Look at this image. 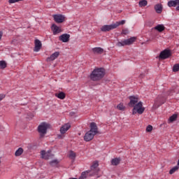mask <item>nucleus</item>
<instances>
[{"instance_id": "7", "label": "nucleus", "mask_w": 179, "mask_h": 179, "mask_svg": "<svg viewBox=\"0 0 179 179\" xmlns=\"http://www.w3.org/2000/svg\"><path fill=\"white\" fill-rule=\"evenodd\" d=\"M129 99L130 100L129 103H128L129 107H134L139 103V98L137 96H129Z\"/></svg>"}, {"instance_id": "41", "label": "nucleus", "mask_w": 179, "mask_h": 179, "mask_svg": "<svg viewBox=\"0 0 179 179\" xmlns=\"http://www.w3.org/2000/svg\"><path fill=\"white\" fill-rule=\"evenodd\" d=\"M176 10L179 12V4H177Z\"/></svg>"}, {"instance_id": "3", "label": "nucleus", "mask_w": 179, "mask_h": 179, "mask_svg": "<svg viewBox=\"0 0 179 179\" xmlns=\"http://www.w3.org/2000/svg\"><path fill=\"white\" fill-rule=\"evenodd\" d=\"M136 41V37H131L128 39H124L122 41H118L116 44L117 47H124L125 45H131Z\"/></svg>"}, {"instance_id": "36", "label": "nucleus", "mask_w": 179, "mask_h": 179, "mask_svg": "<svg viewBox=\"0 0 179 179\" xmlns=\"http://www.w3.org/2000/svg\"><path fill=\"white\" fill-rule=\"evenodd\" d=\"M129 31L127 29H122V34H128Z\"/></svg>"}, {"instance_id": "10", "label": "nucleus", "mask_w": 179, "mask_h": 179, "mask_svg": "<svg viewBox=\"0 0 179 179\" xmlns=\"http://www.w3.org/2000/svg\"><path fill=\"white\" fill-rule=\"evenodd\" d=\"M53 17L56 23H63L65 20V17L62 15H55Z\"/></svg>"}, {"instance_id": "28", "label": "nucleus", "mask_w": 179, "mask_h": 179, "mask_svg": "<svg viewBox=\"0 0 179 179\" xmlns=\"http://www.w3.org/2000/svg\"><path fill=\"white\" fill-rule=\"evenodd\" d=\"M6 68V62L5 61H0V69H5Z\"/></svg>"}, {"instance_id": "17", "label": "nucleus", "mask_w": 179, "mask_h": 179, "mask_svg": "<svg viewBox=\"0 0 179 179\" xmlns=\"http://www.w3.org/2000/svg\"><path fill=\"white\" fill-rule=\"evenodd\" d=\"M52 31L53 32L54 36L61 33V28L56 24H53L52 25Z\"/></svg>"}, {"instance_id": "6", "label": "nucleus", "mask_w": 179, "mask_h": 179, "mask_svg": "<svg viewBox=\"0 0 179 179\" xmlns=\"http://www.w3.org/2000/svg\"><path fill=\"white\" fill-rule=\"evenodd\" d=\"M41 159H44L45 160H50V159H52L54 157V155L51 153V150H49L48 151L42 150L41 151Z\"/></svg>"}, {"instance_id": "29", "label": "nucleus", "mask_w": 179, "mask_h": 179, "mask_svg": "<svg viewBox=\"0 0 179 179\" xmlns=\"http://www.w3.org/2000/svg\"><path fill=\"white\" fill-rule=\"evenodd\" d=\"M177 170H178V166H176L169 171V174H174Z\"/></svg>"}, {"instance_id": "40", "label": "nucleus", "mask_w": 179, "mask_h": 179, "mask_svg": "<svg viewBox=\"0 0 179 179\" xmlns=\"http://www.w3.org/2000/svg\"><path fill=\"white\" fill-rule=\"evenodd\" d=\"M3 36V32L2 31H0V40L2 38Z\"/></svg>"}, {"instance_id": "33", "label": "nucleus", "mask_w": 179, "mask_h": 179, "mask_svg": "<svg viewBox=\"0 0 179 179\" xmlns=\"http://www.w3.org/2000/svg\"><path fill=\"white\" fill-rule=\"evenodd\" d=\"M178 71H179V64H176L173 67V72H178Z\"/></svg>"}, {"instance_id": "45", "label": "nucleus", "mask_w": 179, "mask_h": 179, "mask_svg": "<svg viewBox=\"0 0 179 179\" xmlns=\"http://www.w3.org/2000/svg\"><path fill=\"white\" fill-rule=\"evenodd\" d=\"M0 163H1V161H0Z\"/></svg>"}, {"instance_id": "25", "label": "nucleus", "mask_w": 179, "mask_h": 179, "mask_svg": "<svg viewBox=\"0 0 179 179\" xmlns=\"http://www.w3.org/2000/svg\"><path fill=\"white\" fill-rule=\"evenodd\" d=\"M115 26V29H117L118 27V26H121L122 24H125V20H122L120 22H116L115 23L113 24Z\"/></svg>"}, {"instance_id": "39", "label": "nucleus", "mask_w": 179, "mask_h": 179, "mask_svg": "<svg viewBox=\"0 0 179 179\" xmlns=\"http://www.w3.org/2000/svg\"><path fill=\"white\" fill-rule=\"evenodd\" d=\"M82 178H86V173L83 172L81 175Z\"/></svg>"}, {"instance_id": "4", "label": "nucleus", "mask_w": 179, "mask_h": 179, "mask_svg": "<svg viewBox=\"0 0 179 179\" xmlns=\"http://www.w3.org/2000/svg\"><path fill=\"white\" fill-rule=\"evenodd\" d=\"M50 128V124L46 122H42L38 127V131L40 133L41 138H43L47 134V129Z\"/></svg>"}, {"instance_id": "37", "label": "nucleus", "mask_w": 179, "mask_h": 179, "mask_svg": "<svg viewBox=\"0 0 179 179\" xmlns=\"http://www.w3.org/2000/svg\"><path fill=\"white\" fill-rule=\"evenodd\" d=\"M15 2H19V0H8L9 3H15Z\"/></svg>"}, {"instance_id": "21", "label": "nucleus", "mask_w": 179, "mask_h": 179, "mask_svg": "<svg viewBox=\"0 0 179 179\" xmlns=\"http://www.w3.org/2000/svg\"><path fill=\"white\" fill-rule=\"evenodd\" d=\"M166 29V27H164V25L163 24H158L155 27V30H157V31H159V33H162V31H164V30Z\"/></svg>"}, {"instance_id": "38", "label": "nucleus", "mask_w": 179, "mask_h": 179, "mask_svg": "<svg viewBox=\"0 0 179 179\" xmlns=\"http://www.w3.org/2000/svg\"><path fill=\"white\" fill-rule=\"evenodd\" d=\"M6 97V95L3 94H0V101H2L3 100V98Z\"/></svg>"}, {"instance_id": "9", "label": "nucleus", "mask_w": 179, "mask_h": 179, "mask_svg": "<svg viewBox=\"0 0 179 179\" xmlns=\"http://www.w3.org/2000/svg\"><path fill=\"white\" fill-rule=\"evenodd\" d=\"M90 127V132H92L94 135H97V134H99V128L97 127V124L96 123L91 122Z\"/></svg>"}, {"instance_id": "32", "label": "nucleus", "mask_w": 179, "mask_h": 179, "mask_svg": "<svg viewBox=\"0 0 179 179\" xmlns=\"http://www.w3.org/2000/svg\"><path fill=\"white\" fill-rule=\"evenodd\" d=\"M69 156L70 159H75V157H76V153L73 151H70Z\"/></svg>"}, {"instance_id": "18", "label": "nucleus", "mask_w": 179, "mask_h": 179, "mask_svg": "<svg viewBox=\"0 0 179 179\" xmlns=\"http://www.w3.org/2000/svg\"><path fill=\"white\" fill-rule=\"evenodd\" d=\"M177 5H179V0H171L168 2V6L169 8H176Z\"/></svg>"}, {"instance_id": "23", "label": "nucleus", "mask_w": 179, "mask_h": 179, "mask_svg": "<svg viewBox=\"0 0 179 179\" xmlns=\"http://www.w3.org/2000/svg\"><path fill=\"white\" fill-rule=\"evenodd\" d=\"M23 148H19L15 152V156L16 157H19V156H22V155L23 154Z\"/></svg>"}, {"instance_id": "26", "label": "nucleus", "mask_w": 179, "mask_h": 179, "mask_svg": "<svg viewBox=\"0 0 179 179\" xmlns=\"http://www.w3.org/2000/svg\"><path fill=\"white\" fill-rule=\"evenodd\" d=\"M138 5L141 8H143V6H146V5H148V1L141 0L139 1Z\"/></svg>"}, {"instance_id": "27", "label": "nucleus", "mask_w": 179, "mask_h": 179, "mask_svg": "<svg viewBox=\"0 0 179 179\" xmlns=\"http://www.w3.org/2000/svg\"><path fill=\"white\" fill-rule=\"evenodd\" d=\"M177 120V115L174 114L169 117V122H174Z\"/></svg>"}, {"instance_id": "44", "label": "nucleus", "mask_w": 179, "mask_h": 179, "mask_svg": "<svg viewBox=\"0 0 179 179\" xmlns=\"http://www.w3.org/2000/svg\"><path fill=\"white\" fill-rule=\"evenodd\" d=\"M19 1H22V0H18V2H19Z\"/></svg>"}, {"instance_id": "19", "label": "nucleus", "mask_w": 179, "mask_h": 179, "mask_svg": "<svg viewBox=\"0 0 179 179\" xmlns=\"http://www.w3.org/2000/svg\"><path fill=\"white\" fill-rule=\"evenodd\" d=\"M154 8L155 12H157V13H162V12H163V5H162L161 3L156 4Z\"/></svg>"}, {"instance_id": "43", "label": "nucleus", "mask_w": 179, "mask_h": 179, "mask_svg": "<svg viewBox=\"0 0 179 179\" xmlns=\"http://www.w3.org/2000/svg\"><path fill=\"white\" fill-rule=\"evenodd\" d=\"M140 78H143V74H141Z\"/></svg>"}, {"instance_id": "35", "label": "nucleus", "mask_w": 179, "mask_h": 179, "mask_svg": "<svg viewBox=\"0 0 179 179\" xmlns=\"http://www.w3.org/2000/svg\"><path fill=\"white\" fill-rule=\"evenodd\" d=\"M152 131H153V127L148 125L146 128V132H152Z\"/></svg>"}, {"instance_id": "15", "label": "nucleus", "mask_w": 179, "mask_h": 179, "mask_svg": "<svg viewBox=\"0 0 179 179\" xmlns=\"http://www.w3.org/2000/svg\"><path fill=\"white\" fill-rule=\"evenodd\" d=\"M71 128V124L66 123L60 128V133L64 135Z\"/></svg>"}, {"instance_id": "2", "label": "nucleus", "mask_w": 179, "mask_h": 179, "mask_svg": "<svg viewBox=\"0 0 179 179\" xmlns=\"http://www.w3.org/2000/svg\"><path fill=\"white\" fill-rule=\"evenodd\" d=\"M145 112V107H143V103L142 101H139L137 104L133 106L132 109V115H135V114H143Z\"/></svg>"}, {"instance_id": "22", "label": "nucleus", "mask_w": 179, "mask_h": 179, "mask_svg": "<svg viewBox=\"0 0 179 179\" xmlns=\"http://www.w3.org/2000/svg\"><path fill=\"white\" fill-rule=\"evenodd\" d=\"M121 162V158H115L111 160L112 166H118Z\"/></svg>"}, {"instance_id": "20", "label": "nucleus", "mask_w": 179, "mask_h": 179, "mask_svg": "<svg viewBox=\"0 0 179 179\" xmlns=\"http://www.w3.org/2000/svg\"><path fill=\"white\" fill-rule=\"evenodd\" d=\"M92 52H94V54H103L104 49L101 48H92Z\"/></svg>"}, {"instance_id": "16", "label": "nucleus", "mask_w": 179, "mask_h": 179, "mask_svg": "<svg viewBox=\"0 0 179 179\" xmlns=\"http://www.w3.org/2000/svg\"><path fill=\"white\" fill-rule=\"evenodd\" d=\"M57 57H59V52H55L53 54H52L50 55V57H49L46 59V61L48 62H50V61H54V60L57 59Z\"/></svg>"}, {"instance_id": "31", "label": "nucleus", "mask_w": 179, "mask_h": 179, "mask_svg": "<svg viewBox=\"0 0 179 179\" xmlns=\"http://www.w3.org/2000/svg\"><path fill=\"white\" fill-rule=\"evenodd\" d=\"M117 108L118 110H120V111H124V110H125V106H124V104L120 103L119 105H117Z\"/></svg>"}, {"instance_id": "8", "label": "nucleus", "mask_w": 179, "mask_h": 179, "mask_svg": "<svg viewBox=\"0 0 179 179\" xmlns=\"http://www.w3.org/2000/svg\"><path fill=\"white\" fill-rule=\"evenodd\" d=\"M171 52L169 50H164L159 54V58L161 59H167L169 57H171Z\"/></svg>"}, {"instance_id": "42", "label": "nucleus", "mask_w": 179, "mask_h": 179, "mask_svg": "<svg viewBox=\"0 0 179 179\" xmlns=\"http://www.w3.org/2000/svg\"><path fill=\"white\" fill-rule=\"evenodd\" d=\"M171 93H173V90L171 91V93H169V95L171 96Z\"/></svg>"}, {"instance_id": "1", "label": "nucleus", "mask_w": 179, "mask_h": 179, "mask_svg": "<svg viewBox=\"0 0 179 179\" xmlns=\"http://www.w3.org/2000/svg\"><path fill=\"white\" fill-rule=\"evenodd\" d=\"M104 78V69H95L90 74V80L94 81L100 80Z\"/></svg>"}, {"instance_id": "12", "label": "nucleus", "mask_w": 179, "mask_h": 179, "mask_svg": "<svg viewBox=\"0 0 179 179\" xmlns=\"http://www.w3.org/2000/svg\"><path fill=\"white\" fill-rule=\"evenodd\" d=\"M34 44H35V47H34V51H35V52H38V51L41 50V47H43V45L41 44V41H40V40L38 39H36L34 41Z\"/></svg>"}, {"instance_id": "34", "label": "nucleus", "mask_w": 179, "mask_h": 179, "mask_svg": "<svg viewBox=\"0 0 179 179\" xmlns=\"http://www.w3.org/2000/svg\"><path fill=\"white\" fill-rule=\"evenodd\" d=\"M59 162H58L57 159H54L50 162V166H57Z\"/></svg>"}, {"instance_id": "24", "label": "nucleus", "mask_w": 179, "mask_h": 179, "mask_svg": "<svg viewBox=\"0 0 179 179\" xmlns=\"http://www.w3.org/2000/svg\"><path fill=\"white\" fill-rule=\"evenodd\" d=\"M56 97L58 99H60L61 100H64L65 99V93L64 92H59V94H55Z\"/></svg>"}, {"instance_id": "30", "label": "nucleus", "mask_w": 179, "mask_h": 179, "mask_svg": "<svg viewBox=\"0 0 179 179\" xmlns=\"http://www.w3.org/2000/svg\"><path fill=\"white\" fill-rule=\"evenodd\" d=\"M97 167H99V162H94L91 166V170H95V169H97Z\"/></svg>"}, {"instance_id": "14", "label": "nucleus", "mask_w": 179, "mask_h": 179, "mask_svg": "<svg viewBox=\"0 0 179 179\" xmlns=\"http://www.w3.org/2000/svg\"><path fill=\"white\" fill-rule=\"evenodd\" d=\"M70 37L71 35L68 34H64L59 37V40L62 41V43H68V41H69Z\"/></svg>"}, {"instance_id": "11", "label": "nucleus", "mask_w": 179, "mask_h": 179, "mask_svg": "<svg viewBox=\"0 0 179 179\" xmlns=\"http://www.w3.org/2000/svg\"><path fill=\"white\" fill-rule=\"evenodd\" d=\"M94 135L95 134H93L92 132L90 131H87L84 136V141H85V142H90V141H92L93 138H94Z\"/></svg>"}, {"instance_id": "5", "label": "nucleus", "mask_w": 179, "mask_h": 179, "mask_svg": "<svg viewBox=\"0 0 179 179\" xmlns=\"http://www.w3.org/2000/svg\"><path fill=\"white\" fill-rule=\"evenodd\" d=\"M165 102L166 97L163 96H158L155 101L153 107L154 108H159V107H160V106H162V104H164Z\"/></svg>"}, {"instance_id": "13", "label": "nucleus", "mask_w": 179, "mask_h": 179, "mask_svg": "<svg viewBox=\"0 0 179 179\" xmlns=\"http://www.w3.org/2000/svg\"><path fill=\"white\" fill-rule=\"evenodd\" d=\"M114 29H115L114 24L110 25H103L101 27V31H110V30H114Z\"/></svg>"}]
</instances>
